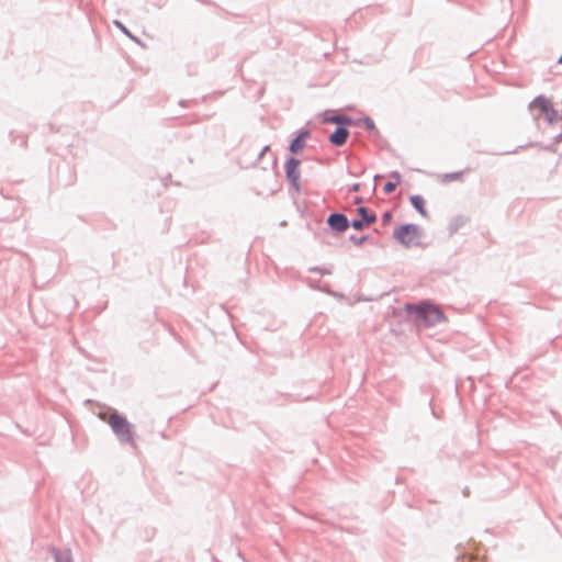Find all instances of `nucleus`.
I'll return each instance as SVG.
<instances>
[{
    "label": "nucleus",
    "instance_id": "obj_10",
    "mask_svg": "<svg viewBox=\"0 0 562 562\" xmlns=\"http://www.w3.org/2000/svg\"><path fill=\"white\" fill-rule=\"evenodd\" d=\"M325 123L336 124L337 126H350L355 123L353 119L346 114H337L324 119Z\"/></svg>",
    "mask_w": 562,
    "mask_h": 562
},
{
    "label": "nucleus",
    "instance_id": "obj_29",
    "mask_svg": "<svg viewBox=\"0 0 562 562\" xmlns=\"http://www.w3.org/2000/svg\"><path fill=\"white\" fill-rule=\"evenodd\" d=\"M180 104H181V105H186V104H187V101H180Z\"/></svg>",
    "mask_w": 562,
    "mask_h": 562
},
{
    "label": "nucleus",
    "instance_id": "obj_3",
    "mask_svg": "<svg viewBox=\"0 0 562 562\" xmlns=\"http://www.w3.org/2000/svg\"><path fill=\"white\" fill-rule=\"evenodd\" d=\"M423 234L422 228L416 224H403L393 232V237L406 248L418 246L417 240Z\"/></svg>",
    "mask_w": 562,
    "mask_h": 562
},
{
    "label": "nucleus",
    "instance_id": "obj_20",
    "mask_svg": "<svg viewBox=\"0 0 562 562\" xmlns=\"http://www.w3.org/2000/svg\"><path fill=\"white\" fill-rule=\"evenodd\" d=\"M310 271L319 272L322 274H329L330 273L329 270L323 269V268H319V267H313V268L310 269Z\"/></svg>",
    "mask_w": 562,
    "mask_h": 562
},
{
    "label": "nucleus",
    "instance_id": "obj_8",
    "mask_svg": "<svg viewBox=\"0 0 562 562\" xmlns=\"http://www.w3.org/2000/svg\"><path fill=\"white\" fill-rule=\"evenodd\" d=\"M349 135L350 132L347 126H337L336 130L328 136V140L331 145L341 147L347 143Z\"/></svg>",
    "mask_w": 562,
    "mask_h": 562
},
{
    "label": "nucleus",
    "instance_id": "obj_25",
    "mask_svg": "<svg viewBox=\"0 0 562 562\" xmlns=\"http://www.w3.org/2000/svg\"><path fill=\"white\" fill-rule=\"evenodd\" d=\"M361 203H363V198L362 196H356L353 199V204L359 205Z\"/></svg>",
    "mask_w": 562,
    "mask_h": 562
},
{
    "label": "nucleus",
    "instance_id": "obj_12",
    "mask_svg": "<svg viewBox=\"0 0 562 562\" xmlns=\"http://www.w3.org/2000/svg\"><path fill=\"white\" fill-rule=\"evenodd\" d=\"M413 207L424 217L428 216V212L425 207V200L422 195L415 194L409 198Z\"/></svg>",
    "mask_w": 562,
    "mask_h": 562
},
{
    "label": "nucleus",
    "instance_id": "obj_15",
    "mask_svg": "<svg viewBox=\"0 0 562 562\" xmlns=\"http://www.w3.org/2000/svg\"><path fill=\"white\" fill-rule=\"evenodd\" d=\"M362 122L368 131H370L374 134H379V131L376 130L375 124L371 117L364 116L362 119Z\"/></svg>",
    "mask_w": 562,
    "mask_h": 562
},
{
    "label": "nucleus",
    "instance_id": "obj_9",
    "mask_svg": "<svg viewBox=\"0 0 562 562\" xmlns=\"http://www.w3.org/2000/svg\"><path fill=\"white\" fill-rule=\"evenodd\" d=\"M310 135L311 133L308 130H300L289 145L290 153L294 155L299 154L303 149L305 140L310 137Z\"/></svg>",
    "mask_w": 562,
    "mask_h": 562
},
{
    "label": "nucleus",
    "instance_id": "obj_13",
    "mask_svg": "<svg viewBox=\"0 0 562 562\" xmlns=\"http://www.w3.org/2000/svg\"><path fill=\"white\" fill-rule=\"evenodd\" d=\"M465 223H467V218L464 216H462V215L454 216L448 225L449 234L450 235L456 234L459 231V228L462 227Z\"/></svg>",
    "mask_w": 562,
    "mask_h": 562
},
{
    "label": "nucleus",
    "instance_id": "obj_5",
    "mask_svg": "<svg viewBox=\"0 0 562 562\" xmlns=\"http://www.w3.org/2000/svg\"><path fill=\"white\" fill-rule=\"evenodd\" d=\"M300 160L293 156L289 157L284 164L285 177L295 191H300Z\"/></svg>",
    "mask_w": 562,
    "mask_h": 562
},
{
    "label": "nucleus",
    "instance_id": "obj_2",
    "mask_svg": "<svg viewBox=\"0 0 562 562\" xmlns=\"http://www.w3.org/2000/svg\"><path fill=\"white\" fill-rule=\"evenodd\" d=\"M106 423L110 425L112 431L121 443H127L132 447L136 446L133 425L126 419L125 416L119 414L117 412H113L110 414Z\"/></svg>",
    "mask_w": 562,
    "mask_h": 562
},
{
    "label": "nucleus",
    "instance_id": "obj_26",
    "mask_svg": "<svg viewBox=\"0 0 562 562\" xmlns=\"http://www.w3.org/2000/svg\"><path fill=\"white\" fill-rule=\"evenodd\" d=\"M463 494H464L465 496H468V495H469V491H468V488L463 490Z\"/></svg>",
    "mask_w": 562,
    "mask_h": 562
},
{
    "label": "nucleus",
    "instance_id": "obj_27",
    "mask_svg": "<svg viewBox=\"0 0 562 562\" xmlns=\"http://www.w3.org/2000/svg\"><path fill=\"white\" fill-rule=\"evenodd\" d=\"M313 286H314V288H317V290L324 291V288L315 286V285H313Z\"/></svg>",
    "mask_w": 562,
    "mask_h": 562
},
{
    "label": "nucleus",
    "instance_id": "obj_6",
    "mask_svg": "<svg viewBox=\"0 0 562 562\" xmlns=\"http://www.w3.org/2000/svg\"><path fill=\"white\" fill-rule=\"evenodd\" d=\"M358 218L351 221V227L356 231H363L376 222V214L370 212L366 206L357 209Z\"/></svg>",
    "mask_w": 562,
    "mask_h": 562
},
{
    "label": "nucleus",
    "instance_id": "obj_11",
    "mask_svg": "<svg viewBox=\"0 0 562 562\" xmlns=\"http://www.w3.org/2000/svg\"><path fill=\"white\" fill-rule=\"evenodd\" d=\"M49 551L55 562H72L71 551L69 549H58L52 547Z\"/></svg>",
    "mask_w": 562,
    "mask_h": 562
},
{
    "label": "nucleus",
    "instance_id": "obj_18",
    "mask_svg": "<svg viewBox=\"0 0 562 562\" xmlns=\"http://www.w3.org/2000/svg\"><path fill=\"white\" fill-rule=\"evenodd\" d=\"M400 183L395 182V181H387L384 187H383V191L386 193V194H390V193H393L396 189V187L398 186Z\"/></svg>",
    "mask_w": 562,
    "mask_h": 562
},
{
    "label": "nucleus",
    "instance_id": "obj_30",
    "mask_svg": "<svg viewBox=\"0 0 562 562\" xmlns=\"http://www.w3.org/2000/svg\"><path fill=\"white\" fill-rule=\"evenodd\" d=\"M558 61H559V64H562V55L560 56Z\"/></svg>",
    "mask_w": 562,
    "mask_h": 562
},
{
    "label": "nucleus",
    "instance_id": "obj_23",
    "mask_svg": "<svg viewBox=\"0 0 562 562\" xmlns=\"http://www.w3.org/2000/svg\"><path fill=\"white\" fill-rule=\"evenodd\" d=\"M269 149H270V146H269V145H266V146L261 149V151L259 153L258 158H259V159H260V158H262V156H263V155H265Z\"/></svg>",
    "mask_w": 562,
    "mask_h": 562
},
{
    "label": "nucleus",
    "instance_id": "obj_4",
    "mask_svg": "<svg viewBox=\"0 0 562 562\" xmlns=\"http://www.w3.org/2000/svg\"><path fill=\"white\" fill-rule=\"evenodd\" d=\"M538 109L539 115H542L546 122L550 125L554 124L558 119V111L553 108L552 102L544 95L536 97L529 104V110Z\"/></svg>",
    "mask_w": 562,
    "mask_h": 562
},
{
    "label": "nucleus",
    "instance_id": "obj_16",
    "mask_svg": "<svg viewBox=\"0 0 562 562\" xmlns=\"http://www.w3.org/2000/svg\"><path fill=\"white\" fill-rule=\"evenodd\" d=\"M462 176H463L462 171L446 173V175H443V181L451 182V181L460 180V179H462Z\"/></svg>",
    "mask_w": 562,
    "mask_h": 562
},
{
    "label": "nucleus",
    "instance_id": "obj_28",
    "mask_svg": "<svg viewBox=\"0 0 562 562\" xmlns=\"http://www.w3.org/2000/svg\"><path fill=\"white\" fill-rule=\"evenodd\" d=\"M313 286H314V288H317V290L324 291V288L315 286V285H313Z\"/></svg>",
    "mask_w": 562,
    "mask_h": 562
},
{
    "label": "nucleus",
    "instance_id": "obj_7",
    "mask_svg": "<svg viewBox=\"0 0 562 562\" xmlns=\"http://www.w3.org/2000/svg\"><path fill=\"white\" fill-rule=\"evenodd\" d=\"M326 223L333 232L338 234L346 232L351 226V222L348 220V217L340 212L330 213L326 220Z\"/></svg>",
    "mask_w": 562,
    "mask_h": 562
},
{
    "label": "nucleus",
    "instance_id": "obj_19",
    "mask_svg": "<svg viewBox=\"0 0 562 562\" xmlns=\"http://www.w3.org/2000/svg\"><path fill=\"white\" fill-rule=\"evenodd\" d=\"M392 221V213L391 211H386L382 214V223L383 225H387Z\"/></svg>",
    "mask_w": 562,
    "mask_h": 562
},
{
    "label": "nucleus",
    "instance_id": "obj_17",
    "mask_svg": "<svg viewBox=\"0 0 562 562\" xmlns=\"http://www.w3.org/2000/svg\"><path fill=\"white\" fill-rule=\"evenodd\" d=\"M368 236L367 235H362V236H357V235H350L349 236V240L351 243H353L356 246H361L363 245L367 240H368Z\"/></svg>",
    "mask_w": 562,
    "mask_h": 562
},
{
    "label": "nucleus",
    "instance_id": "obj_1",
    "mask_svg": "<svg viewBox=\"0 0 562 562\" xmlns=\"http://www.w3.org/2000/svg\"><path fill=\"white\" fill-rule=\"evenodd\" d=\"M405 310L416 322L426 327L439 324L446 318L443 312L438 306L427 301H422L417 304L407 303Z\"/></svg>",
    "mask_w": 562,
    "mask_h": 562
},
{
    "label": "nucleus",
    "instance_id": "obj_21",
    "mask_svg": "<svg viewBox=\"0 0 562 562\" xmlns=\"http://www.w3.org/2000/svg\"><path fill=\"white\" fill-rule=\"evenodd\" d=\"M394 180L395 182L400 183L401 180H402V177H401V173L398 171H392L391 175H390Z\"/></svg>",
    "mask_w": 562,
    "mask_h": 562
},
{
    "label": "nucleus",
    "instance_id": "obj_24",
    "mask_svg": "<svg viewBox=\"0 0 562 562\" xmlns=\"http://www.w3.org/2000/svg\"><path fill=\"white\" fill-rule=\"evenodd\" d=\"M359 190H360V183H353L349 189L350 192H358Z\"/></svg>",
    "mask_w": 562,
    "mask_h": 562
},
{
    "label": "nucleus",
    "instance_id": "obj_22",
    "mask_svg": "<svg viewBox=\"0 0 562 562\" xmlns=\"http://www.w3.org/2000/svg\"><path fill=\"white\" fill-rule=\"evenodd\" d=\"M555 144H557V143H554V142H553L552 144H549V145H547V146H543L542 148H543L544 150L554 151V150H555V148H554V145H555Z\"/></svg>",
    "mask_w": 562,
    "mask_h": 562
},
{
    "label": "nucleus",
    "instance_id": "obj_14",
    "mask_svg": "<svg viewBox=\"0 0 562 562\" xmlns=\"http://www.w3.org/2000/svg\"><path fill=\"white\" fill-rule=\"evenodd\" d=\"M114 25L122 32L124 33L126 36H128L130 38H132L133 41L135 42H139L137 37H135L131 32L130 30L119 20H115L114 21Z\"/></svg>",
    "mask_w": 562,
    "mask_h": 562
}]
</instances>
